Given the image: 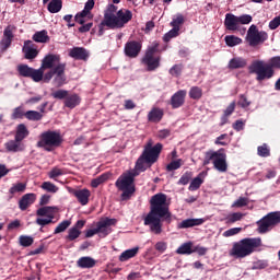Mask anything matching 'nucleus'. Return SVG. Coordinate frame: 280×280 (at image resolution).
Instances as JSON below:
<instances>
[{
  "mask_svg": "<svg viewBox=\"0 0 280 280\" xmlns=\"http://www.w3.org/2000/svg\"><path fill=\"white\" fill-rule=\"evenodd\" d=\"M182 166H183V160L178 159V160L172 161L170 164H167L166 171L174 172L176 170H180Z\"/></svg>",
  "mask_w": 280,
  "mask_h": 280,
  "instance_id": "49530a36",
  "label": "nucleus"
},
{
  "mask_svg": "<svg viewBox=\"0 0 280 280\" xmlns=\"http://www.w3.org/2000/svg\"><path fill=\"white\" fill-rule=\"evenodd\" d=\"M183 23H185V16H183V14L179 13L175 15L173 21L171 22V27L180 31V25H183Z\"/></svg>",
  "mask_w": 280,
  "mask_h": 280,
  "instance_id": "a19ab883",
  "label": "nucleus"
},
{
  "mask_svg": "<svg viewBox=\"0 0 280 280\" xmlns=\"http://www.w3.org/2000/svg\"><path fill=\"white\" fill-rule=\"evenodd\" d=\"M62 136L58 131H44L39 136L37 148H44L46 152H52L55 148H60Z\"/></svg>",
  "mask_w": 280,
  "mask_h": 280,
  "instance_id": "6e6552de",
  "label": "nucleus"
},
{
  "mask_svg": "<svg viewBox=\"0 0 280 280\" xmlns=\"http://www.w3.org/2000/svg\"><path fill=\"white\" fill-rule=\"evenodd\" d=\"M117 224V219H104L96 223V228H92L86 231L85 237H93V235H100V237H106L110 233V226Z\"/></svg>",
  "mask_w": 280,
  "mask_h": 280,
  "instance_id": "f8f14e48",
  "label": "nucleus"
},
{
  "mask_svg": "<svg viewBox=\"0 0 280 280\" xmlns=\"http://www.w3.org/2000/svg\"><path fill=\"white\" fill-rule=\"evenodd\" d=\"M4 148L7 152H23V150H25V144H23V142L14 138V140L7 141L4 143Z\"/></svg>",
  "mask_w": 280,
  "mask_h": 280,
  "instance_id": "b1692460",
  "label": "nucleus"
},
{
  "mask_svg": "<svg viewBox=\"0 0 280 280\" xmlns=\"http://www.w3.org/2000/svg\"><path fill=\"white\" fill-rule=\"evenodd\" d=\"M22 51L26 60H34L38 56V46L32 40H25Z\"/></svg>",
  "mask_w": 280,
  "mask_h": 280,
  "instance_id": "6ab92c4d",
  "label": "nucleus"
},
{
  "mask_svg": "<svg viewBox=\"0 0 280 280\" xmlns=\"http://www.w3.org/2000/svg\"><path fill=\"white\" fill-rule=\"evenodd\" d=\"M189 180H191V173L186 172L178 180V185H189Z\"/></svg>",
  "mask_w": 280,
  "mask_h": 280,
  "instance_id": "052dcab7",
  "label": "nucleus"
},
{
  "mask_svg": "<svg viewBox=\"0 0 280 280\" xmlns=\"http://www.w3.org/2000/svg\"><path fill=\"white\" fill-rule=\"evenodd\" d=\"M154 141L149 140L144 145V150L141 156L138 159L136 163V170L139 172H145L144 163H156L159 161V156L163 150L162 143H156L154 147Z\"/></svg>",
  "mask_w": 280,
  "mask_h": 280,
  "instance_id": "39448f33",
  "label": "nucleus"
},
{
  "mask_svg": "<svg viewBox=\"0 0 280 280\" xmlns=\"http://www.w3.org/2000/svg\"><path fill=\"white\" fill-rule=\"evenodd\" d=\"M244 218V213L242 212H234L226 217V224H235V222H240Z\"/></svg>",
  "mask_w": 280,
  "mask_h": 280,
  "instance_id": "58836bf2",
  "label": "nucleus"
},
{
  "mask_svg": "<svg viewBox=\"0 0 280 280\" xmlns=\"http://www.w3.org/2000/svg\"><path fill=\"white\" fill-rule=\"evenodd\" d=\"M202 183H203L202 178L195 177L189 185V190L196 191L197 189H200V185H202Z\"/></svg>",
  "mask_w": 280,
  "mask_h": 280,
  "instance_id": "603ef678",
  "label": "nucleus"
},
{
  "mask_svg": "<svg viewBox=\"0 0 280 280\" xmlns=\"http://www.w3.org/2000/svg\"><path fill=\"white\" fill-rule=\"evenodd\" d=\"M62 170L55 167L48 173V176L49 178L56 179L58 176H62Z\"/></svg>",
  "mask_w": 280,
  "mask_h": 280,
  "instance_id": "e2e57ef3",
  "label": "nucleus"
},
{
  "mask_svg": "<svg viewBox=\"0 0 280 280\" xmlns=\"http://www.w3.org/2000/svg\"><path fill=\"white\" fill-rule=\"evenodd\" d=\"M139 176V172L129 171L124 173L117 180L116 187L121 194V200H129L135 192V177Z\"/></svg>",
  "mask_w": 280,
  "mask_h": 280,
  "instance_id": "423d86ee",
  "label": "nucleus"
},
{
  "mask_svg": "<svg viewBox=\"0 0 280 280\" xmlns=\"http://www.w3.org/2000/svg\"><path fill=\"white\" fill-rule=\"evenodd\" d=\"M25 117L28 121H40V119H43V114L37 110H27L25 113Z\"/></svg>",
  "mask_w": 280,
  "mask_h": 280,
  "instance_id": "e433bc0d",
  "label": "nucleus"
},
{
  "mask_svg": "<svg viewBox=\"0 0 280 280\" xmlns=\"http://www.w3.org/2000/svg\"><path fill=\"white\" fill-rule=\"evenodd\" d=\"M265 268H268V262L265 260H257L254 262L252 270H264Z\"/></svg>",
  "mask_w": 280,
  "mask_h": 280,
  "instance_id": "13d9d810",
  "label": "nucleus"
},
{
  "mask_svg": "<svg viewBox=\"0 0 280 280\" xmlns=\"http://www.w3.org/2000/svg\"><path fill=\"white\" fill-rule=\"evenodd\" d=\"M80 235H82V232L78 230V228H71L68 231V235L66 236V240H68V242H73L74 240H78Z\"/></svg>",
  "mask_w": 280,
  "mask_h": 280,
  "instance_id": "ea45409f",
  "label": "nucleus"
},
{
  "mask_svg": "<svg viewBox=\"0 0 280 280\" xmlns=\"http://www.w3.org/2000/svg\"><path fill=\"white\" fill-rule=\"evenodd\" d=\"M238 106L242 108H248V106H250V102L246 98V95L240 96Z\"/></svg>",
  "mask_w": 280,
  "mask_h": 280,
  "instance_id": "0e129e2a",
  "label": "nucleus"
},
{
  "mask_svg": "<svg viewBox=\"0 0 280 280\" xmlns=\"http://www.w3.org/2000/svg\"><path fill=\"white\" fill-rule=\"evenodd\" d=\"M249 73L256 74L257 82L270 80L275 75V69H280V57H273L266 63L264 60H256L249 66Z\"/></svg>",
  "mask_w": 280,
  "mask_h": 280,
  "instance_id": "7ed1b4c3",
  "label": "nucleus"
},
{
  "mask_svg": "<svg viewBox=\"0 0 280 280\" xmlns=\"http://www.w3.org/2000/svg\"><path fill=\"white\" fill-rule=\"evenodd\" d=\"M96 264H97V261L93 257H90V256H83V257L79 258L77 261L78 268H82V269L95 268Z\"/></svg>",
  "mask_w": 280,
  "mask_h": 280,
  "instance_id": "a878e982",
  "label": "nucleus"
},
{
  "mask_svg": "<svg viewBox=\"0 0 280 280\" xmlns=\"http://www.w3.org/2000/svg\"><path fill=\"white\" fill-rule=\"evenodd\" d=\"M258 233H268L272 231L277 224H280V212H269L262 219L258 221Z\"/></svg>",
  "mask_w": 280,
  "mask_h": 280,
  "instance_id": "2eb2a0df",
  "label": "nucleus"
},
{
  "mask_svg": "<svg viewBox=\"0 0 280 280\" xmlns=\"http://www.w3.org/2000/svg\"><path fill=\"white\" fill-rule=\"evenodd\" d=\"M149 121L153 124H159L163 119V109L154 107L148 114Z\"/></svg>",
  "mask_w": 280,
  "mask_h": 280,
  "instance_id": "c756f323",
  "label": "nucleus"
},
{
  "mask_svg": "<svg viewBox=\"0 0 280 280\" xmlns=\"http://www.w3.org/2000/svg\"><path fill=\"white\" fill-rule=\"evenodd\" d=\"M225 40V45H228V47H237V45H242L243 40L242 38L235 36V35H226L224 37Z\"/></svg>",
  "mask_w": 280,
  "mask_h": 280,
  "instance_id": "c9c22d12",
  "label": "nucleus"
},
{
  "mask_svg": "<svg viewBox=\"0 0 280 280\" xmlns=\"http://www.w3.org/2000/svg\"><path fill=\"white\" fill-rule=\"evenodd\" d=\"M27 137H30V129H27V126H25V124L18 125L14 139H18V141L23 143L24 139H27Z\"/></svg>",
  "mask_w": 280,
  "mask_h": 280,
  "instance_id": "bb28decb",
  "label": "nucleus"
},
{
  "mask_svg": "<svg viewBox=\"0 0 280 280\" xmlns=\"http://www.w3.org/2000/svg\"><path fill=\"white\" fill-rule=\"evenodd\" d=\"M68 226H71V221H69V220L62 221L55 229V235H58V233H65V231H67Z\"/></svg>",
  "mask_w": 280,
  "mask_h": 280,
  "instance_id": "de8ad7c7",
  "label": "nucleus"
},
{
  "mask_svg": "<svg viewBox=\"0 0 280 280\" xmlns=\"http://www.w3.org/2000/svg\"><path fill=\"white\" fill-rule=\"evenodd\" d=\"M192 246H194V243H191V242L184 243L176 249V253H177V255H191V254H194Z\"/></svg>",
  "mask_w": 280,
  "mask_h": 280,
  "instance_id": "473e14b6",
  "label": "nucleus"
},
{
  "mask_svg": "<svg viewBox=\"0 0 280 280\" xmlns=\"http://www.w3.org/2000/svg\"><path fill=\"white\" fill-rule=\"evenodd\" d=\"M69 56L74 60H88L89 51L84 47H73L69 50Z\"/></svg>",
  "mask_w": 280,
  "mask_h": 280,
  "instance_id": "5701e85b",
  "label": "nucleus"
},
{
  "mask_svg": "<svg viewBox=\"0 0 280 280\" xmlns=\"http://www.w3.org/2000/svg\"><path fill=\"white\" fill-rule=\"evenodd\" d=\"M253 23V16L250 14L235 15L233 13H228L224 20V27L229 32H237L240 25H248Z\"/></svg>",
  "mask_w": 280,
  "mask_h": 280,
  "instance_id": "9d476101",
  "label": "nucleus"
},
{
  "mask_svg": "<svg viewBox=\"0 0 280 280\" xmlns=\"http://www.w3.org/2000/svg\"><path fill=\"white\" fill-rule=\"evenodd\" d=\"M154 248L158 253H160V255H163V253H165V250H167V242L160 241V242L155 243Z\"/></svg>",
  "mask_w": 280,
  "mask_h": 280,
  "instance_id": "6e6d98bb",
  "label": "nucleus"
},
{
  "mask_svg": "<svg viewBox=\"0 0 280 280\" xmlns=\"http://www.w3.org/2000/svg\"><path fill=\"white\" fill-rule=\"evenodd\" d=\"M47 10L50 14H57V12L62 10V0H51L48 3Z\"/></svg>",
  "mask_w": 280,
  "mask_h": 280,
  "instance_id": "72a5a7b5",
  "label": "nucleus"
},
{
  "mask_svg": "<svg viewBox=\"0 0 280 280\" xmlns=\"http://www.w3.org/2000/svg\"><path fill=\"white\" fill-rule=\"evenodd\" d=\"M242 233V228H232L223 233V237H233V235H237Z\"/></svg>",
  "mask_w": 280,
  "mask_h": 280,
  "instance_id": "4d7b16f0",
  "label": "nucleus"
},
{
  "mask_svg": "<svg viewBox=\"0 0 280 280\" xmlns=\"http://www.w3.org/2000/svg\"><path fill=\"white\" fill-rule=\"evenodd\" d=\"M26 185L23 184V183H18L15 185H13L11 188H10V194L14 195V194H23V191H25L26 189Z\"/></svg>",
  "mask_w": 280,
  "mask_h": 280,
  "instance_id": "09e8293b",
  "label": "nucleus"
},
{
  "mask_svg": "<svg viewBox=\"0 0 280 280\" xmlns=\"http://www.w3.org/2000/svg\"><path fill=\"white\" fill-rule=\"evenodd\" d=\"M257 248H261V238H243L233 244L230 250V257H234L235 259H244V257L253 255Z\"/></svg>",
  "mask_w": 280,
  "mask_h": 280,
  "instance_id": "20e7f679",
  "label": "nucleus"
},
{
  "mask_svg": "<svg viewBox=\"0 0 280 280\" xmlns=\"http://www.w3.org/2000/svg\"><path fill=\"white\" fill-rule=\"evenodd\" d=\"M25 108L23 106L15 107L11 114V119H23L25 117Z\"/></svg>",
  "mask_w": 280,
  "mask_h": 280,
  "instance_id": "c03bdc74",
  "label": "nucleus"
},
{
  "mask_svg": "<svg viewBox=\"0 0 280 280\" xmlns=\"http://www.w3.org/2000/svg\"><path fill=\"white\" fill-rule=\"evenodd\" d=\"M35 200H36L35 194L24 195L21 198V200L19 201V207H20L21 211H25L27 209V207H30L31 205H34Z\"/></svg>",
  "mask_w": 280,
  "mask_h": 280,
  "instance_id": "cd10ccee",
  "label": "nucleus"
},
{
  "mask_svg": "<svg viewBox=\"0 0 280 280\" xmlns=\"http://www.w3.org/2000/svg\"><path fill=\"white\" fill-rule=\"evenodd\" d=\"M280 25V16H276L273 20L269 22V30H277Z\"/></svg>",
  "mask_w": 280,
  "mask_h": 280,
  "instance_id": "338daca9",
  "label": "nucleus"
},
{
  "mask_svg": "<svg viewBox=\"0 0 280 280\" xmlns=\"http://www.w3.org/2000/svg\"><path fill=\"white\" fill-rule=\"evenodd\" d=\"M247 205H248V198L240 197L236 201H234L232 207L242 208V207H246Z\"/></svg>",
  "mask_w": 280,
  "mask_h": 280,
  "instance_id": "bf43d9fd",
  "label": "nucleus"
},
{
  "mask_svg": "<svg viewBox=\"0 0 280 280\" xmlns=\"http://www.w3.org/2000/svg\"><path fill=\"white\" fill-rule=\"evenodd\" d=\"M156 51H159V43L154 42L142 57L141 63L147 67V71H156L161 67V57H154Z\"/></svg>",
  "mask_w": 280,
  "mask_h": 280,
  "instance_id": "9b49d317",
  "label": "nucleus"
},
{
  "mask_svg": "<svg viewBox=\"0 0 280 280\" xmlns=\"http://www.w3.org/2000/svg\"><path fill=\"white\" fill-rule=\"evenodd\" d=\"M185 97H187V91L186 90L177 91L171 97V106H172V108H180V106H183V104H185Z\"/></svg>",
  "mask_w": 280,
  "mask_h": 280,
  "instance_id": "4be33fe9",
  "label": "nucleus"
},
{
  "mask_svg": "<svg viewBox=\"0 0 280 280\" xmlns=\"http://www.w3.org/2000/svg\"><path fill=\"white\" fill-rule=\"evenodd\" d=\"M257 154L262 159H267V156H270V147H268V144L266 143H264L262 145H259L257 148Z\"/></svg>",
  "mask_w": 280,
  "mask_h": 280,
  "instance_id": "37998d69",
  "label": "nucleus"
},
{
  "mask_svg": "<svg viewBox=\"0 0 280 280\" xmlns=\"http://www.w3.org/2000/svg\"><path fill=\"white\" fill-rule=\"evenodd\" d=\"M42 189L49 191L50 194H56L58 191V188L50 182H44L42 184Z\"/></svg>",
  "mask_w": 280,
  "mask_h": 280,
  "instance_id": "864d4df0",
  "label": "nucleus"
},
{
  "mask_svg": "<svg viewBox=\"0 0 280 280\" xmlns=\"http://www.w3.org/2000/svg\"><path fill=\"white\" fill-rule=\"evenodd\" d=\"M190 100H200L202 97V89L198 86H192L189 90Z\"/></svg>",
  "mask_w": 280,
  "mask_h": 280,
  "instance_id": "79ce46f5",
  "label": "nucleus"
},
{
  "mask_svg": "<svg viewBox=\"0 0 280 280\" xmlns=\"http://www.w3.org/2000/svg\"><path fill=\"white\" fill-rule=\"evenodd\" d=\"M244 126H246V122L243 121V120H236L234 124H233V129L236 130V132H240L242 131V129L244 128Z\"/></svg>",
  "mask_w": 280,
  "mask_h": 280,
  "instance_id": "774afa93",
  "label": "nucleus"
},
{
  "mask_svg": "<svg viewBox=\"0 0 280 280\" xmlns=\"http://www.w3.org/2000/svg\"><path fill=\"white\" fill-rule=\"evenodd\" d=\"M18 72L22 78H31L33 82H43V70L34 69L27 65H19Z\"/></svg>",
  "mask_w": 280,
  "mask_h": 280,
  "instance_id": "dca6fc26",
  "label": "nucleus"
},
{
  "mask_svg": "<svg viewBox=\"0 0 280 280\" xmlns=\"http://www.w3.org/2000/svg\"><path fill=\"white\" fill-rule=\"evenodd\" d=\"M221 174L229 172V163L226 162V153H224V149H220L219 151H207L205 153L203 165H209L211 163Z\"/></svg>",
  "mask_w": 280,
  "mask_h": 280,
  "instance_id": "0eeeda50",
  "label": "nucleus"
},
{
  "mask_svg": "<svg viewBox=\"0 0 280 280\" xmlns=\"http://www.w3.org/2000/svg\"><path fill=\"white\" fill-rule=\"evenodd\" d=\"M205 224V219H185L177 223V229H191Z\"/></svg>",
  "mask_w": 280,
  "mask_h": 280,
  "instance_id": "393cba45",
  "label": "nucleus"
},
{
  "mask_svg": "<svg viewBox=\"0 0 280 280\" xmlns=\"http://www.w3.org/2000/svg\"><path fill=\"white\" fill-rule=\"evenodd\" d=\"M180 31H178L177 28H172L171 31H168L164 36H163V40L164 43H170L171 38H176V36H178V33Z\"/></svg>",
  "mask_w": 280,
  "mask_h": 280,
  "instance_id": "3c124183",
  "label": "nucleus"
},
{
  "mask_svg": "<svg viewBox=\"0 0 280 280\" xmlns=\"http://www.w3.org/2000/svg\"><path fill=\"white\" fill-rule=\"evenodd\" d=\"M108 180V174L100 175L98 177L92 179L91 187L94 189L97 188L98 185H102L103 183H106Z\"/></svg>",
  "mask_w": 280,
  "mask_h": 280,
  "instance_id": "a18cd8bd",
  "label": "nucleus"
},
{
  "mask_svg": "<svg viewBox=\"0 0 280 280\" xmlns=\"http://www.w3.org/2000/svg\"><path fill=\"white\" fill-rule=\"evenodd\" d=\"M19 244L20 246H23L24 248H27L34 244V237L28 235H21L19 237Z\"/></svg>",
  "mask_w": 280,
  "mask_h": 280,
  "instance_id": "4c0bfd02",
  "label": "nucleus"
},
{
  "mask_svg": "<svg viewBox=\"0 0 280 280\" xmlns=\"http://www.w3.org/2000/svg\"><path fill=\"white\" fill-rule=\"evenodd\" d=\"M66 69L67 65H58L54 69L46 72L42 80L48 83L51 82V79L54 78L52 84L57 89H60V86H65V84H67V75L65 74Z\"/></svg>",
  "mask_w": 280,
  "mask_h": 280,
  "instance_id": "1a4fd4ad",
  "label": "nucleus"
},
{
  "mask_svg": "<svg viewBox=\"0 0 280 280\" xmlns=\"http://www.w3.org/2000/svg\"><path fill=\"white\" fill-rule=\"evenodd\" d=\"M58 213V207L45 206L36 210V224L38 226H47V224H52L56 214Z\"/></svg>",
  "mask_w": 280,
  "mask_h": 280,
  "instance_id": "4468645a",
  "label": "nucleus"
},
{
  "mask_svg": "<svg viewBox=\"0 0 280 280\" xmlns=\"http://www.w3.org/2000/svg\"><path fill=\"white\" fill-rule=\"evenodd\" d=\"M71 194L77 198L78 202L82 205V207H86L89 205V199L91 198V190L83 189H73Z\"/></svg>",
  "mask_w": 280,
  "mask_h": 280,
  "instance_id": "412c9836",
  "label": "nucleus"
},
{
  "mask_svg": "<svg viewBox=\"0 0 280 280\" xmlns=\"http://www.w3.org/2000/svg\"><path fill=\"white\" fill-rule=\"evenodd\" d=\"M207 250H209L207 247L200 245L192 247V253H198L201 257L207 255Z\"/></svg>",
  "mask_w": 280,
  "mask_h": 280,
  "instance_id": "69168bd1",
  "label": "nucleus"
},
{
  "mask_svg": "<svg viewBox=\"0 0 280 280\" xmlns=\"http://www.w3.org/2000/svg\"><path fill=\"white\" fill-rule=\"evenodd\" d=\"M246 65H247L246 59H244L242 57H235L230 60L228 67H229V69H244V67H246Z\"/></svg>",
  "mask_w": 280,
  "mask_h": 280,
  "instance_id": "2f4dec72",
  "label": "nucleus"
},
{
  "mask_svg": "<svg viewBox=\"0 0 280 280\" xmlns=\"http://www.w3.org/2000/svg\"><path fill=\"white\" fill-rule=\"evenodd\" d=\"M58 65H67V63L60 62V55H54V54L46 55L42 60V66L39 68V70H42V78L45 77V69H50L51 71V69H56Z\"/></svg>",
  "mask_w": 280,
  "mask_h": 280,
  "instance_id": "f3484780",
  "label": "nucleus"
},
{
  "mask_svg": "<svg viewBox=\"0 0 280 280\" xmlns=\"http://www.w3.org/2000/svg\"><path fill=\"white\" fill-rule=\"evenodd\" d=\"M69 95V91L67 90H58L51 93V97H54V100H67Z\"/></svg>",
  "mask_w": 280,
  "mask_h": 280,
  "instance_id": "8fccbe9b",
  "label": "nucleus"
},
{
  "mask_svg": "<svg viewBox=\"0 0 280 280\" xmlns=\"http://www.w3.org/2000/svg\"><path fill=\"white\" fill-rule=\"evenodd\" d=\"M234 112H235V102H232L224 110L223 119H226V117H231V115H233Z\"/></svg>",
  "mask_w": 280,
  "mask_h": 280,
  "instance_id": "680f3d73",
  "label": "nucleus"
},
{
  "mask_svg": "<svg viewBox=\"0 0 280 280\" xmlns=\"http://www.w3.org/2000/svg\"><path fill=\"white\" fill-rule=\"evenodd\" d=\"M81 102H82V98H80V95L75 93L68 94V96L65 100V106L66 108H75V106H80Z\"/></svg>",
  "mask_w": 280,
  "mask_h": 280,
  "instance_id": "c85d7f7f",
  "label": "nucleus"
},
{
  "mask_svg": "<svg viewBox=\"0 0 280 280\" xmlns=\"http://www.w3.org/2000/svg\"><path fill=\"white\" fill-rule=\"evenodd\" d=\"M132 21V11L128 9L118 10L117 5L108 4L104 10V19L101 22L102 27L109 30H121Z\"/></svg>",
  "mask_w": 280,
  "mask_h": 280,
  "instance_id": "f03ea898",
  "label": "nucleus"
},
{
  "mask_svg": "<svg viewBox=\"0 0 280 280\" xmlns=\"http://www.w3.org/2000/svg\"><path fill=\"white\" fill-rule=\"evenodd\" d=\"M33 40L35 43H49V35L45 30L38 31L33 35Z\"/></svg>",
  "mask_w": 280,
  "mask_h": 280,
  "instance_id": "f704fd0d",
  "label": "nucleus"
},
{
  "mask_svg": "<svg viewBox=\"0 0 280 280\" xmlns=\"http://www.w3.org/2000/svg\"><path fill=\"white\" fill-rule=\"evenodd\" d=\"M150 211L144 218V226H149L153 235L163 233V221L172 224V212L167 203V195L156 194L150 200Z\"/></svg>",
  "mask_w": 280,
  "mask_h": 280,
  "instance_id": "f257e3e1",
  "label": "nucleus"
},
{
  "mask_svg": "<svg viewBox=\"0 0 280 280\" xmlns=\"http://www.w3.org/2000/svg\"><path fill=\"white\" fill-rule=\"evenodd\" d=\"M170 73L171 75H173V78H178L180 75V73H183V65H175L170 69Z\"/></svg>",
  "mask_w": 280,
  "mask_h": 280,
  "instance_id": "5fc2aeb1",
  "label": "nucleus"
},
{
  "mask_svg": "<svg viewBox=\"0 0 280 280\" xmlns=\"http://www.w3.org/2000/svg\"><path fill=\"white\" fill-rule=\"evenodd\" d=\"M245 40L249 47H257L264 45L265 40H268V33L266 31H259L257 25L252 24L247 30Z\"/></svg>",
  "mask_w": 280,
  "mask_h": 280,
  "instance_id": "ddd939ff",
  "label": "nucleus"
},
{
  "mask_svg": "<svg viewBox=\"0 0 280 280\" xmlns=\"http://www.w3.org/2000/svg\"><path fill=\"white\" fill-rule=\"evenodd\" d=\"M141 42H137V40H129L125 44V56H127V58H137L139 56V54H141Z\"/></svg>",
  "mask_w": 280,
  "mask_h": 280,
  "instance_id": "a211bd4d",
  "label": "nucleus"
},
{
  "mask_svg": "<svg viewBox=\"0 0 280 280\" xmlns=\"http://www.w3.org/2000/svg\"><path fill=\"white\" fill-rule=\"evenodd\" d=\"M139 255V247H133L131 249H126L119 256V261H128V259H132Z\"/></svg>",
  "mask_w": 280,
  "mask_h": 280,
  "instance_id": "7c9ffc66",
  "label": "nucleus"
},
{
  "mask_svg": "<svg viewBox=\"0 0 280 280\" xmlns=\"http://www.w3.org/2000/svg\"><path fill=\"white\" fill-rule=\"evenodd\" d=\"M13 38H14V26L9 25L4 28L3 37L0 42L2 51H5V49L10 48V45H12Z\"/></svg>",
  "mask_w": 280,
  "mask_h": 280,
  "instance_id": "aec40b11",
  "label": "nucleus"
}]
</instances>
